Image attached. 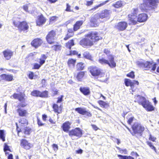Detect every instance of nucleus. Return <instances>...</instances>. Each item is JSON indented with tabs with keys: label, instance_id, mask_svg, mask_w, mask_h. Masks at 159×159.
Masks as SVG:
<instances>
[{
	"label": "nucleus",
	"instance_id": "4be33fe9",
	"mask_svg": "<svg viewBox=\"0 0 159 159\" xmlns=\"http://www.w3.org/2000/svg\"><path fill=\"white\" fill-rule=\"evenodd\" d=\"M55 112L60 113H61L62 110V106L60 105L58 106V105L56 104H54L52 106Z\"/></svg>",
	"mask_w": 159,
	"mask_h": 159
},
{
	"label": "nucleus",
	"instance_id": "1a4fd4ad",
	"mask_svg": "<svg viewBox=\"0 0 159 159\" xmlns=\"http://www.w3.org/2000/svg\"><path fill=\"white\" fill-rule=\"evenodd\" d=\"M69 135L71 137L74 136L80 138L82 135V130L79 128H76L70 131L69 132Z\"/></svg>",
	"mask_w": 159,
	"mask_h": 159
},
{
	"label": "nucleus",
	"instance_id": "ddd939ff",
	"mask_svg": "<svg viewBox=\"0 0 159 159\" xmlns=\"http://www.w3.org/2000/svg\"><path fill=\"white\" fill-rule=\"evenodd\" d=\"M125 85L127 86H130L132 90L134 88V86L135 84L138 85L139 84V83L137 81L133 80L132 81L131 80L128 79H125Z\"/></svg>",
	"mask_w": 159,
	"mask_h": 159
},
{
	"label": "nucleus",
	"instance_id": "6ab92c4d",
	"mask_svg": "<svg viewBox=\"0 0 159 159\" xmlns=\"http://www.w3.org/2000/svg\"><path fill=\"white\" fill-rule=\"evenodd\" d=\"M20 144L21 146L25 149H29L30 148L31 144L28 143L25 139H22L21 140Z\"/></svg>",
	"mask_w": 159,
	"mask_h": 159
},
{
	"label": "nucleus",
	"instance_id": "a878e982",
	"mask_svg": "<svg viewBox=\"0 0 159 159\" xmlns=\"http://www.w3.org/2000/svg\"><path fill=\"white\" fill-rule=\"evenodd\" d=\"M17 131L18 135V136H19V133L20 132H23L25 134H29L30 133V130L29 129H28L26 127L25 128L24 130H23L22 129H20V130H19L18 129V127H17Z\"/></svg>",
	"mask_w": 159,
	"mask_h": 159
},
{
	"label": "nucleus",
	"instance_id": "39448f33",
	"mask_svg": "<svg viewBox=\"0 0 159 159\" xmlns=\"http://www.w3.org/2000/svg\"><path fill=\"white\" fill-rule=\"evenodd\" d=\"M137 65L139 67H142L146 70H148L151 68L152 70L154 71L156 67V64L150 63L149 61H138L136 62Z\"/></svg>",
	"mask_w": 159,
	"mask_h": 159
},
{
	"label": "nucleus",
	"instance_id": "de8ad7c7",
	"mask_svg": "<svg viewBox=\"0 0 159 159\" xmlns=\"http://www.w3.org/2000/svg\"><path fill=\"white\" fill-rule=\"evenodd\" d=\"M73 34L72 33L67 34L66 36L64 38L65 40H67L70 37L72 36Z\"/></svg>",
	"mask_w": 159,
	"mask_h": 159
},
{
	"label": "nucleus",
	"instance_id": "e433bc0d",
	"mask_svg": "<svg viewBox=\"0 0 159 159\" xmlns=\"http://www.w3.org/2000/svg\"><path fill=\"white\" fill-rule=\"evenodd\" d=\"M48 92L45 91L42 92H41V94L40 95V97L42 98H45L48 97Z\"/></svg>",
	"mask_w": 159,
	"mask_h": 159
},
{
	"label": "nucleus",
	"instance_id": "9b49d317",
	"mask_svg": "<svg viewBox=\"0 0 159 159\" xmlns=\"http://www.w3.org/2000/svg\"><path fill=\"white\" fill-rule=\"evenodd\" d=\"M90 72L91 74L93 76H97L100 74L101 73L100 69L94 66H91L89 68ZM101 75H104V74L103 73Z\"/></svg>",
	"mask_w": 159,
	"mask_h": 159
},
{
	"label": "nucleus",
	"instance_id": "473e14b6",
	"mask_svg": "<svg viewBox=\"0 0 159 159\" xmlns=\"http://www.w3.org/2000/svg\"><path fill=\"white\" fill-rule=\"evenodd\" d=\"M109 0H107L105 1H104L103 2L101 3L98 4V5L96 6H95L93 8L92 10H96V9H97L98 7H101L103 5L105 4L106 3H107V2H109Z\"/></svg>",
	"mask_w": 159,
	"mask_h": 159
},
{
	"label": "nucleus",
	"instance_id": "5701e85b",
	"mask_svg": "<svg viewBox=\"0 0 159 159\" xmlns=\"http://www.w3.org/2000/svg\"><path fill=\"white\" fill-rule=\"evenodd\" d=\"M46 21L45 18L42 16H41L36 21L37 25L41 26L44 24Z\"/></svg>",
	"mask_w": 159,
	"mask_h": 159
},
{
	"label": "nucleus",
	"instance_id": "13d9d810",
	"mask_svg": "<svg viewBox=\"0 0 159 159\" xmlns=\"http://www.w3.org/2000/svg\"><path fill=\"white\" fill-rule=\"evenodd\" d=\"M20 122L22 124H27V120L24 119H23V120H21Z\"/></svg>",
	"mask_w": 159,
	"mask_h": 159
},
{
	"label": "nucleus",
	"instance_id": "b1692460",
	"mask_svg": "<svg viewBox=\"0 0 159 159\" xmlns=\"http://www.w3.org/2000/svg\"><path fill=\"white\" fill-rule=\"evenodd\" d=\"M84 23L83 20L77 21L74 25V30L76 31L79 29Z\"/></svg>",
	"mask_w": 159,
	"mask_h": 159
},
{
	"label": "nucleus",
	"instance_id": "7c9ffc66",
	"mask_svg": "<svg viewBox=\"0 0 159 159\" xmlns=\"http://www.w3.org/2000/svg\"><path fill=\"white\" fill-rule=\"evenodd\" d=\"M40 94L41 92L37 90H34L31 93V95L34 96L39 97Z\"/></svg>",
	"mask_w": 159,
	"mask_h": 159
},
{
	"label": "nucleus",
	"instance_id": "338daca9",
	"mask_svg": "<svg viewBox=\"0 0 159 159\" xmlns=\"http://www.w3.org/2000/svg\"><path fill=\"white\" fill-rule=\"evenodd\" d=\"M93 128L95 130H97L98 129V127L95 125H92Z\"/></svg>",
	"mask_w": 159,
	"mask_h": 159
},
{
	"label": "nucleus",
	"instance_id": "0e129e2a",
	"mask_svg": "<svg viewBox=\"0 0 159 159\" xmlns=\"http://www.w3.org/2000/svg\"><path fill=\"white\" fill-rule=\"evenodd\" d=\"M47 118V116L45 114H43L42 115V119L44 121H46Z\"/></svg>",
	"mask_w": 159,
	"mask_h": 159
},
{
	"label": "nucleus",
	"instance_id": "6e6552de",
	"mask_svg": "<svg viewBox=\"0 0 159 159\" xmlns=\"http://www.w3.org/2000/svg\"><path fill=\"white\" fill-rule=\"evenodd\" d=\"M159 3L158 0H144L143 3L148 7L154 9L156 7Z\"/></svg>",
	"mask_w": 159,
	"mask_h": 159
},
{
	"label": "nucleus",
	"instance_id": "58836bf2",
	"mask_svg": "<svg viewBox=\"0 0 159 159\" xmlns=\"http://www.w3.org/2000/svg\"><path fill=\"white\" fill-rule=\"evenodd\" d=\"M75 61H76V60L74 59H69L68 60V64L69 66L70 64H72L73 65V66H74V65L75 63Z\"/></svg>",
	"mask_w": 159,
	"mask_h": 159
},
{
	"label": "nucleus",
	"instance_id": "2f4dec72",
	"mask_svg": "<svg viewBox=\"0 0 159 159\" xmlns=\"http://www.w3.org/2000/svg\"><path fill=\"white\" fill-rule=\"evenodd\" d=\"M118 157L120 159H134V158L130 156H122L121 155H118Z\"/></svg>",
	"mask_w": 159,
	"mask_h": 159
},
{
	"label": "nucleus",
	"instance_id": "a211bd4d",
	"mask_svg": "<svg viewBox=\"0 0 159 159\" xmlns=\"http://www.w3.org/2000/svg\"><path fill=\"white\" fill-rule=\"evenodd\" d=\"M42 40L39 39H37L34 40L31 43V45L35 48L40 46L42 43Z\"/></svg>",
	"mask_w": 159,
	"mask_h": 159
},
{
	"label": "nucleus",
	"instance_id": "864d4df0",
	"mask_svg": "<svg viewBox=\"0 0 159 159\" xmlns=\"http://www.w3.org/2000/svg\"><path fill=\"white\" fill-rule=\"evenodd\" d=\"M70 6L69 5L68 3L66 4V11H71V10L70 9Z\"/></svg>",
	"mask_w": 159,
	"mask_h": 159
},
{
	"label": "nucleus",
	"instance_id": "bb28decb",
	"mask_svg": "<svg viewBox=\"0 0 159 159\" xmlns=\"http://www.w3.org/2000/svg\"><path fill=\"white\" fill-rule=\"evenodd\" d=\"M86 110V109L84 108L78 107L75 109V111L79 114L83 115Z\"/></svg>",
	"mask_w": 159,
	"mask_h": 159
},
{
	"label": "nucleus",
	"instance_id": "2eb2a0df",
	"mask_svg": "<svg viewBox=\"0 0 159 159\" xmlns=\"http://www.w3.org/2000/svg\"><path fill=\"white\" fill-rule=\"evenodd\" d=\"M99 15L98 14H96L93 17H91L90 22H91V25L92 26L96 27L97 25L96 22L97 20L99 18Z\"/></svg>",
	"mask_w": 159,
	"mask_h": 159
},
{
	"label": "nucleus",
	"instance_id": "09e8293b",
	"mask_svg": "<svg viewBox=\"0 0 159 159\" xmlns=\"http://www.w3.org/2000/svg\"><path fill=\"white\" fill-rule=\"evenodd\" d=\"M41 65L38 63H35L34 65V69H39L41 66Z\"/></svg>",
	"mask_w": 159,
	"mask_h": 159
},
{
	"label": "nucleus",
	"instance_id": "dca6fc26",
	"mask_svg": "<svg viewBox=\"0 0 159 159\" xmlns=\"http://www.w3.org/2000/svg\"><path fill=\"white\" fill-rule=\"evenodd\" d=\"M0 77L2 80L7 81H11L13 79V76L11 75L2 74L0 75Z\"/></svg>",
	"mask_w": 159,
	"mask_h": 159
},
{
	"label": "nucleus",
	"instance_id": "3c124183",
	"mask_svg": "<svg viewBox=\"0 0 159 159\" xmlns=\"http://www.w3.org/2000/svg\"><path fill=\"white\" fill-rule=\"evenodd\" d=\"M10 148L6 144H4V150L5 152L7 151H10Z\"/></svg>",
	"mask_w": 159,
	"mask_h": 159
},
{
	"label": "nucleus",
	"instance_id": "bf43d9fd",
	"mask_svg": "<svg viewBox=\"0 0 159 159\" xmlns=\"http://www.w3.org/2000/svg\"><path fill=\"white\" fill-rule=\"evenodd\" d=\"M119 149L120 150V152L121 153L124 152L125 154L126 152L127 151L125 149L123 150L120 148H119Z\"/></svg>",
	"mask_w": 159,
	"mask_h": 159
},
{
	"label": "nucleus",
	"instance_id": "a19ab883",
	"mask_svg": "<svg viewBox=\"0 0 159 159\" xmlns=\"http://www.w3.org/2000/svg\"><path fill=\"white\" fill-rule=\"evenodd\" d=\"M147 144L152 149H153L156 152V149L152 145L151 142H147Z\"/></svg>",
	"mask_w": 159,
	"mask_h": 159
},
{
	"label": "nucleus",
	"instance_id": "603ef678",
	"mask_svg": "<svg viewBox=\"0 0 159 159\" xmlns=\"http://www.w3.org/2000/svg\"><path fill=\"white\" fill-rule=\"evenodd\" d=\"M34 77V73L32 72H30L29 74V77L30 79H32Z\"/></svg>",
	"mask_w": 159,
	"mask_h": 159
},
{
	"label": "nucleus",
	"instance_id": "c85d7f7f",
	"mask_svg": "<svg viewBox=\"0 0 159 159\" xmlns=\"http://www.w3.org/2000/svg\"><path fill=\"white\" fill-rule=\"evenodd\" d=\"M5 131L4 130H0V139L3 142L5 141Z\"/></svg>",
	"mask_w": 159,
	"mask_h": 159
},
{
	"label": "nucleus",
	"instance_id": "a18cd8bd",
	"mask_svg": "<svg viewBox=\"0 0 159 159\" xmlns=\"http://www.w3.org/2000/svg\"><path fill=\"white\" fill-rule=\"evenodd\" d=\"M83 115H85L88 117H90L92 116V114L89 111L86 110Z\"/></svg>",
	"mask_w": 159,
	"mask_h": 159
},
{
	"label": "nucleus",
	"instance_id": "412c9836",
	"mask_svg": "<svg viewBox=\"0 0 159 159\" xmlns=\"http://www.w3.org/2000/svg\"><path fill=\"white\" fill-rule=\"evenodd\" d=\"M111 12L110 10H105L102 11L100 15H99V18L102 19L108 17Z\"/></svg>",
	"mask_w": 159,
	"mask_h": 159
},
{
	"label": "nucleus",
	"instance_id": "774afa93",
	"mask_svg": "<svg viewBox=\"0 0 159 159\" xmlns=\"http://www.w3.org/2000/svg\"><path fill=\"white\" fill-rule=\"evenodd\" d=\"M93 3V2L92 1H90L87 2L86 5L87 6H90Z\"/></svg>",
	"mask_w": 159,
	"mask_h": 159
},
{
	"label": "nucleus",
	"instance_id": "9d476101",
	"mask_svg": "<svg viewBox=\"0 0 159 159\" xmlns=\"http://www.w3.org/2000/svg\"><path fill=\"white\" fill-rule=\"evenodd\" d=\"M56 35L55 31L53 30L49 33L46 37L48 43L51 44L53 43L56 38Z\"/></svg>",
	"mask_w": 159,
	"mask_h": 159
},
{
	"label": "nucleus",
	"instance_id": "7ed1b4c3",
	"mask_svg": "<svg viewBox=\"0 0 159 159\" xmlns=\"http://www.w3.org/2000/svg\"><path fill=\"white\" fill-rule=\"evenodd\" d=\"M104 52L107 55L108 60L102 58L98 60V62L102 65L107 64L111 68L115 67L116 66V63L114 61V57L110 54V51L107 49H105Z\"/></svg>",
	"mask_w": 159,
	"mask_h": 159
},
{
	"label": "nucleus",
	"instance_id": "4d7b16f0",
	"mask_svg": "<svg viewBox=\"0 0 159 159\" xmlns=\"http://www.w3.org/2000/svg\"><path fill=\"white\" fill-rule=\"evenodd\" d=\"M23 8L24 10L26 12L30 13V12L28 11V7L27 5H25L23 6Z\"/></svg>",
	"mask_w": 159,
	"mask_h": 159
},
{
	"label": "nucleus",
	"instance_id": "49530a36",
	"mask_svg": "<svg viewBox=\"0 0 159 159\" xmlns=\"http://www.w3.org/2000/svg\"><path fill=\"white\" fill-rule=\"evenodd\" d=\"M134 119V117H131L130 118H129L128 120V124L131 125Z\"/></svg>",
	"mask_w": 159,
	"mask_h": 159
},
{
	"label": "nucleus",
	"instance_id": "c9c22d12",
	"mask_svg": "<svg viewBox=\"0 0 159 159\" xmlns=\"http://www.w3.org/2000/svg\"><path fill=\"white\" fill-rule=\"evenodd\" d=\"M84 57L87 59L90 60L91 58V56L89 54V53L87 52H84L83 54Z\"/></svg>",
	"mask_w": 159,
	"mask_h": 159
},
{
	"label": "nucleus",
	"instance_id": "20e7f679",
	"mask_svg": "<svg viewBox=\"0 0 159 159\" xmlns=\"http://www.w3.org/2000/svg\"><path fill=\"white\" fill-rule=\"evenodd\" d=\"M135 102H138L141 104L147 111H151L154 110L153 107L151 105L150 102L144 97L137 95L136 97Z\"/></svg>",
	"mask_w": 159,
	"mask_h": 159
},
{
	"label": "nucleus",
	"instance_id": "37998d69",
	"mask_svg": "<svg viewBox=\"0 0 159 159\" xmlns=\"http://www.w3.org/2000/svg\"><path fill=\"white\" fill-rule=\"evenodd\" d=\"M26 105V104L24 102V101L22 102H21L19 104V105H18L17 106V107L18 108H19L20 107H25Z\"/></svg>",
	"mask_w": 159,
	"mask_h": 159
},
{
	"label": "nucleus",
	"instance_id": "0eeeda50",
	"mask_svg": "<svg viewBox=\"0 0 159 159\" xmlns=\"http://www.w3.org/2000/svg\"><path fill=\"white\" fill-rule=\"evenodd\" d=\"M133 133H131L133 135L136 134H141L144 130V128L138 122H135L132 126Z\"/></svg>",
	"mask_w": 159,
	"mask_h": 159
},
{
	"label": "nucleus",
	"instance_id": "8fccbe9b",
	"mask_svg": "<svg viewBox=\"0 0 159 159\" xmlns=\"http://www.w3.org/2000/svg\"><path fill=\"white\" fill-rule=\"evenodd\" d=\"M19 95L20 94L15 93L11 97V98L12 97H13L14 99H18Z\"/></svg>",
	"mask_w": 159,
	"mask_h": 159
},
{
	"label": "nucleus",
	"instance_id": "6e6d98bb",
	"mask_svg": "<svg viewBox=\"0 0 159 159\" xmlns=\"http://www.w3.org/2000/svg\"><path fill=\"white\" fill-rule=\"evenodd\" d=\"M53 148L55 151H56L58 150V146L56 144H54L52 145Z\"/></svg>",
	"mask_w": 159,
	"mask_h": 159
},
{
	"label": "nucleus",
	"instance_id": "423d86ee",
	"mask_svg": "<svg viewBox=\"0 0 159 159\" xmlns=\"http://www.w3.org/2000/svg\"><path fill=\"white\" fill-rule=\"evenodd\" d=\"M13 23L14 25L17 27L19 30L20 31H23L25 32L28 30L29 26L25 21H22L20 22L17 19H13Z\"/></svg>",
	"mask_w": 159,
	"mask_h": 159
},
{
	"label": "nucleus",
	"instance_id": "f03ea898",
	"mask_svg": "<svg viewBox=\"0 0 159 159\" xmlns=\"http://www.w3.org/2000/svg\"><path fill=\"white\" fill-rule=\"evenodd\" d=\"M138 10V9L137 8L134 9V12L133 15H129V24L135 25L137 23V21L140 22H143L147 20L148 16L145 14H140L139 15L138 18H137V12Z\"/></svg>",
	"mask_w": 159,
	"mask_h": 159
},
{
	"label": "nucleus",
	"instance_id": "5fc2aeb1",
	"mask_svg": "<svg viewBox=\"0 0 159 159\" xmlns=\"http://www.w3.org/2000/svg\"><path fill=\"white\" fill-rule=\"evenodd\" d=\"M156 138L152 136V135H150V137H149V139L150 140H151L152 141H155V140H156Z\"/></svg>",
	"mask_w": 159,
	"mask_h": 159
},
{
	"label": "nucleus",
	"instance_id": "680f3d73",
	"mask_svg": "<svg viewBox=\"0 0 159 159\" xmlns=\"http://www.w3.org/2000/svg\"><path fill=\"white\" fill-rule=\"evenodd\" d=\"M56 16H52L50 18V20L51 21H54L56 20L57 19Z\"/></svg>",
	"mask_w": 159,
	"mask_h": 159
},
{
	"label": "nucleus",
	"instance_id": "f704fd0d",
	"mask_svg": "<svg viewBox=\"0 0 159 159\" xmlns=\"http://www.w3.org/2000/svg\"><path fill=\"white\" fill-rule=\"evenodd\" d=\"M84 72H79L77 76V78L79 80H80L84 77Z\"/></svg>",
	"mask_w": 159,
	"mask_h": 159
},
{
	"label": "nucleus",
	"instance_id": "e2e57ef3",
	"mask_svg": "<svg viewBox=\"0 0 159 159\" xmlns=\"http://www.w3.org/2000/svg\"><path fill=\"white\" fill-rule=\"evenodd\" d=\"M98 102L99 105L102 106H104L105 104V102H104L101 100L99 101Z\"/></svg>",
	"mask_w": 159,
	"mask_h": 159
},
{
	"label": "nucleus",
	"instance_id": "ea45409f",
	"mask_svg": "<svg viewBox=\"0 0 159 159\" xmlns=\"http://www.w3.org/2000/svg\"><path fill=\"white\" fill-rule=\"evenodd\" d=\"M37 124L39 126H43L44 123H42L41 121L40 120L38 117H37Z\"/></svg>",
	"mask_w": 159,
	"mask_h": 159
},
{
	"label": "nucleus",
	"instance_id": "4c0bfd02",
	"mask_svg": "<svg viewBox=\"0 0 159 159\" xmlns=\"http://www.w3.org/2000/svg\"><path fill=\"white\" fill-rule=\"evenodd\" d=\"M53 49L56 51L60 50L61 49V46L60 45H54L52 46Z\"/></svg>",
	"mask_w": 159,
	"mask_h": 159
},
{
	"label": "nucleus",
	"instance_id": "f257e3e1",
	"mask_svg": "<svg viewBox=\"0 0 159 159\" xmlns=\"http://www.w3.org/2000/svg\"><path fill=\"white\" fill-rule=\"evenodd\" d=\"M86 37L87 38L83 39L80 41V45L83 47L91 46L93 44V42L98 41L102 38L98 36L97 33L93 31L89 32L86 35Z\"/></svg>",
	"mask_w": 159,
	"mask_h": 159
},
{
	"label": "nucleus",
	"instance_id": "393cba45",
	"mask_svg": "<svg viewBox=\"0 0 159 159\" xmlns=\"http://www.w3.org/2000/svg\"><path fill=\"white\" fill-rule=\"evenodd\" d=\"M80 90L85 95H89L90 93L89 89L88 87H80Z\"/></svg>",
	"mask_w": 159,
	"mask_h": 159
},
{
	"label": "nucleus",
	"instance_id": "052dcab7",
	"mask_svg": "<svg viewBox=\"0 0 159 159\" xmlns=\"http://www.w3.org/2000/svg\"><path fill=\"white\" fill-rule=\"evenodd\" d=\"M39 60H40L39 63L41 65H42L45 62V60L43 59H42L41 58H40Z\"/></svg>",
	"mask_w": 159,
	"mask_h": 159
},
{
	"label": "nucleus",
	"instance_id": "cd10ccee",
	"mask_svg": "<svg viewBox=\"0 0 159 159\" xmlns=\"http://www.w3.org/2000/svg\"><path fill=\"white\" fill-rule=\"evenodd\" d=\"M17 111L20 116H25L26 113V110L19 108L17 109Z\"/></svg>",
	"mask_w": 159,
	"mask_h": 159
},
{
	"label": "nucleus",
	"instance_id": "aec40b11",
	"mask_svg": "<svg viewBox=\"0 0 159 159\" xmlns=\"http://www.w3.org/2000/svg\"><path fill=\"white\" fill-rule=\"evenodd\" d=\"M71 124V123L69 121H67L63 124L61 127L64 132H67L69 131Z\"/></svg>",
	"mask_w": 159,
	"mask_h": 159
},
{
	"label": "nucleus",
	"instance_id": "f3484780",
	"mask_svg": "<svg viewBox=\"0 0 159 159\" xmlns=\"http://www.w3.org/2000/svg\"><path fill=\"white\" fill-rule=\"evenodd\" d=\"M127 26V23L125 21H122L118 23L117 28L120 30H123L126 29Z\"/></svg>",
	"mask_w": 159,
	"mask_h": 159
},
{
	"label": "nucleus",
	"instance_id": "4468645a",
	"mask_svg": "<svg viewBox=\"0 0 159 159\" xmlns=\"http://www.w3.org/2000/svg\"><path fill=\"white\" fill-rule=\"evenodd\" d=\"M4 57L7 60H9L13 54V52L9 50H6L2 52Z\"/></svg>",
	"mask_w": 159,
	"mask_h": 159
},
{
	"label": "nucleus",
	"instance_id": "79ce46f5",
	"mask_svg": "<svg viewBox=\"0 0 159 159\" xmlns=\"http://www.w3.org/2000/svg\"><path fill=\"white\" fill-rule=\"evenodd\" d=\"M127 76L128 77H129L132 78H134L135 77L134 72L133 71H132L131 72L127 74Z\"/></svg>",
	"mask_w": 159,
	"mask_h": 159
},
{
	"label": "nucleus",
	"instance_id": "69168bd1",
	"mask_svg": "<svg viewBox=\"0 0 159 159\" xmlns=\"http://www.w3.org/2000/svg\"><path fill=\"white\" fill-rule=\"evenodd\" d=\"M40 58L45 60L47 58V57L45 56V55L44 54H43L41 55V57Z\"/></svg>",
	"mask_w": 159,
	"mask_h": 159
},
{
	"label": "nucleus",
	"instance_id": "f8f14e48",
	"mask_svg": "<svg viewBox=\"0 0 159 159\" xmlns=\"http://www.w3.org/2000/svg\"><path fill=\"white\" fill-rule=\"evenodd\" d=\"M74 45V42L73 40H69L66 44V47L69 48L70 52L69 53H66L67 55H70L72 54L76 55L78 54L77 52L75 51H72L70 50L71 47Z\"/></svg>",
	"mask_w": 159,
	"mask_h": 159
},
{
	"label": "nucleus",
	"instance_id": "72a5a7b5",
	"mask_svg": "<svg viewBox=\"0 0 159 159\" xmlns=\"http://www.w3.org/2000/svg\"><path fill=\"white\" fill-rule=\"evenodd\" d=\"M84 64L82 62L78 63L77 65V68L79 70H82L84 69Z\"/></svg>",
	"mask_w": 159,
	"mask_h": 159
},
{
	"label": "nucleus",
	"instance_id": "c03bdc74",
	"mask_svg": "<svg viewBox=\"0 0 159 159\" xmlns=\"http://www.w3.org/2000/svg\"><path fill=\"white\" fill-rule=\"evenodd\" d=\"M18 98L19 101L21 102H24L25 101V98L22 94H20Z\"/></svg>",
	"mask_w": 159,
	"mask_h": 159
},
{
	"label": "nucleus",
	"instance_id": "c756f323",
	"mask_svg": "<svg viewBox=\"0 0 159 159\" xmlns=\"http://www.w3.org/2000/svg\"><path fill=\"white\" fill-rule=\"evenodd\" d=\"M122 3L121 1H119L113 4L112 6L116 8H118L122 6Z\"/></svg>",
	"mask_w": 159,
	"mask_h": 159
}]
</instances>
